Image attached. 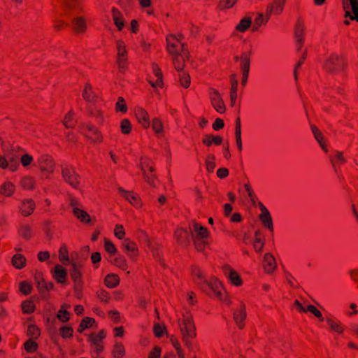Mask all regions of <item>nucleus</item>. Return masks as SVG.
<instances>
[{
	"label": "nucleus",
	"instance_id": "f257e3e1",
	"mask_svg": "<svg viewBox=\"0 0 358 358\" xmlns=\"http://www.w3.org/2000/svg\"><path fill=\"white\" fill-rule=\"evenodd\" d=\"M182 35L178 36L170 34L166 37L167 50L172 57L173 64L176 71H182L185 62L189 57L185 44L182 41Z\"/></svg>",
	"mask_w": 358,
	"mask_h": 358
},
{
	"label": "nucleus",
	"instance_id": "f03ea898",
	"mask_svg": "<svg viewBox=\"0 0 358 358\" xmlns=\"http://www.w3.org/2000/svg\"><path fill=\"white\" fill-rule=\"evenodd\" d=\"M177 317L182 341L191 351L193 349L192 341L196 337V328L193 317L187 309H184Z\"/></svg>",
	"mask_w": 358,
	"mask_h": 358
},
{
	"label": "nucleus",
	"instance_id": "7ed1b4c3",
	"mask_svg": "<svg viewBox=\"0 0 358 358\" xmlns=\"http://www.w3.org/2000/svg\"><path fill=\"white\" fill-rule=\"evenodd\" d=\"M21 152L22 150L14 145L9 150H5L4 155L0 156V167H8L11 171H16L19 166L18 162Z\"/></svg>",
	"mask_w": 358,
	"mask_h": 358
},
{
	"label": "nucleus",
	"instance_id": "20e7f679",
	"mask_svg": "<svg viewBox=\"0 0 358 358\" xmlns=\"http://www.w3.org/2000/svg\"><path fill=\"white\" fill-rule=\"evenodd\" d=\"M83 13V6L78 3H75L69 8V15L72 17L73 27L77 33H83L87 28L85 18L79 15Z\"/></svg>",
	"mask_w": 358,
	"mask_h": 358
},
{
	"label": "nucleus",
	"instance_id": "39448f33",
	"mask_svg": "<svg viewBox=\"0 0 358 358\" xmlns=\"http://www.w3.org/2000/svg\"><path fill=\"white\" fill-rule=\"evenodd\" d=\"M347 66V62L341 56L336 54L331 55L326 61L324 69L333 74H341Z\"/></svg>",
	"mask_w": 358,
	"mask_h": 358
},
{
	"label": "nucleus",
	"instance_id": "423d86ee",
	"mask_svg": "<svg viewBox=\"0 0 358 358\" xmlns=\"http://www.w3.org/2000/svg\"><path fill=\"white\" fill-rule=\"evenodd\" d=\"M193 231L194 234H192V238L195 246L198 250H203L205 247L209 244V231L206 227L198 223L193 224Z\"/></svg>",
	"mask_w": 358,
	"mask_h": 358
},
{
	"label": "nucleus",
	"instance_id": "0eeeda50",
	"mask_svg": "<svg viewBox=\"0 0 358 358\" xmlns=\"http://www.w3.org/2000/svg\"><path fill=\"white\" fill-rule=\"evenodd\" d=\"M210 289L215 295L222 302L230 304L231 301L228 299L226 292L222 287L221 282L215 277H213L209 281H206Z\"/></svg>",
	"mask_w": 358,
	"mask_h": 358
},
{
	"label": "nucleus",
	"instance_id": "6e6552de",
	"mask_svg": "<svg viewBox=\"0 0 358 358\" xmlns=\"http://www.w3.org/2000/svg\"><path fill=\"white\" fill-rule=\"evenodd\" d=\"M36 166L40 169L43 175L48 177L53 173L55 169V164L52 157L47 155L43 154L37 159Z\"/></svg>",
	"mask_w": 358,
	"mask_h": 358
},
{
	"label": "nucleus",
	"instance_id": "1a4fd4ad",
	"mask_svg": "<svg viewBox=\"0 0 358 358\" xmlns=\"http://www.w3.org/2000/svg\"><path fill=\"white\" fill-rule=\"evenodd\" d=\"M62 177L64 181L75 189L80 185V176L76 173L74 167L66 166L62 168Z\"/></svg>",
	"mask_w": 358,
	"mask_h": 358
},
{
	"label": "nucleus",
	"instance_id": "9d476101",
	"mask_svg": "<svg viewBox=\"0 0 358 358\" xmlns=\"http://www.w3.org/2000/svg\"><path fill=\"white\" fill-rule=\"evenodd\" d=\"M345 17L358 22V0H342Z\"/></svg>",
	"mask_w": 358,
	"mask_h": 358
},
{
	"label": "nucleus",
	"instance_id": "9b49d317",
	"mask_svg": "<svg viewBox=\"0 0 358 358\" xmlns=\"http://www.w3.org/2000/svg\"><path fill=\"white\" fill-rule=\"evenodd\" d=\"M209 99L213 108L219 113H224L226 106L220 93L215 89L211 88L209 91Z\"/></svg>",
	"mask_w": 358,
	"mask_h": 358
},
{
	"label": "nucleus",
	"instance_id": "f8f14e48",
	"mask_svg": "<svg viewBox=\"0 0 358 358\" xmlns=\"http://www.w3.org/2000/svg\"><path fill=\"white\" fill-rule=\"evenodd\" d=\"M70 206L72 208L73 213L80 222L89 223L90 222V215L81 208V203L76 199L71 198Z\"/></svg>",
	"mask_w": 358,
	"mask_h": 358
},
{
	"label": "nucleus",
	"instance_id": "ddd939ff",
	"mask_svg": "<svg viewBox=\"0 0 358 358\" xmlns=\"http://www.w3.org/2000/svg\"><path fill=\"white\" fill-rule=\"evenodd\" d=\"M116 46L118 67L120 71H124L127 64L126 45L122 41H117Z\"/></svg>",
	"mask_w": 358,
	"mask_h": 358
},
{
	"label": "nucleus",
	"instance_id": "4468645a",
	"mask_svg": "<svg viewBox=\"0 0 358 358\" xmlns=\"http://www.w3.org/2000/svg\"><path fill=\"white\" fill-rule=\"evenodd\" d=\"M306 26L303 21L299 18L294 27V36L296 41L297 50H299L304 42Z\"/></svg>",
	"mask_w": 358,
	"mask_h": 358
},
{
	"label": "nucleus",
	"instance_id": "2eb2a0df",
	"mask_svg": "<svg viewBox=\"0 0 358 358\" xmlns=\"http://www.w3.org/2000/svg\"><path fill=\"white\" fill-rule=\"evenodd\" d=\"M222 272L224 275L228 278L231 284L235 286H240L242 285V280L238 273L234 270L231 266L225 265L222 267Z\"/></svg>",
	"mask_w": 358,
	"mask_h": 358
},
{
	"label": "nucleus",
	"instance_id": "dca6fc26",
	"mask_svg": "<svg viewBox=\"0 0 358 358\" xmlns=\"http://www.w3.org/2000/svg\"><path fill=\"white\" fill-rule=\"evenodd\" d=\"M140 167L143 177L148 183H152V179L147 174V171H155L152 160L147 157H142L140 162Z\"/></svg>",
	"mask_w": 358,
	"mask_h": 358
},
{
	"label": "nucleus",
	"instance_id": "f3484780",
	"mask_svg": "<svg viewBox=\"0 0 358 358\" xmlns=\"http://www.w3.org/2000/svg\"><path fill=\"white\" fill-rule=\"evenodd\" d=\"M135 116L139 124L144 129H148L150 127V120L148 113L143 108L138 107L135 110Z\"/></svg>",
	"mask_w": 358,
	"mask_h": 358
},
{
	"label": "nucleus",
	"instance_id": "a211bd4d",
	"mask_svg": "<svg viewBox=\"0 0 358 358\" xmlns=\"http://www.w3.org/2000/svg\"><path fill=\"white\" fill-rule=\"evenodd\" d=\"M119 193L135 208H138L142 203L138 194L124 190L122 187H118Z\"/></svg>",
	"mask_w": 358,
	"mask_h": 358
},
{
	"label": "nucleus",
	"instance_id": "6ab92c4d",
	"mask_svg": "<svg viewBox=\"0 0 358 358\" xmlns=\"http://www.w3.org/2000/svg\"><path fill=\"white\" fill-rule=\"evenodd\" d=\"M119 193L135 208H138L142 203L138 194L124 190L122 187H118Z\"/></svg>",
	"mask_w": 358,
	"mask_h": 358
},
{
	"label": "nucleus",
	"instance_id": "aec40b11",
	"mask_svg": "<svg viewBox=\"0 0 358 358\" xmlns=\"http://www.w3.org/2000/svg\"><path fill=\"white\" fill-rule=\"evenodd\" d=\"M259 208L262 211V213L259 215V219L262 221L263 225L268 228L270 231H273V222L269 211L262 203H259Z\"/></svg>",
	"mask_w": 358,
	"mask_h": 358
},
{
	"label": "nucleus",
	"instance_id": "412c9836",
	"mask_svg": "<svg viewBox=\"0 0 358 358\" xmlns=\"http://www.w3.org/2000/svg\"><path fill=\"white\" fill-rule=\"evenodd\" d=\"M122 249L129 258L134 260L138 256V247L134 242L125 239L122 242Z\"/></svg>",
	"mask_w": 358,
	"mask_h": 358
},
{
	"label": "nucleus",
	"instance_id": "4be33fe9",
	"mask_svg": "<svg viewBox=\"0 0 358 358\" xmlns=\"http://www.w3.org/2000/svg\"><path fill=\"white\" fill-rule=\"evenodd\" d=\"M83 133L87 138L93 142H100L101 135L97 128L91 124H86Z\"/></svg>",
	"mask_w": 358,
	"mask_h": 358
},
{
	"label": "nucleus",
	"instance_id": "5701e85b",
	"mask_svg": "<svg viewBox=\"0 0 358 358\" xmlns=\"http://www.w3.org/2000/svg\"><path fill=\"white\" fill-rule=\"evenodd\" d=\"M285 2L284 0H274V1L268 6L266 8V13L270 17L271 15H280L284 8Z\"/></svg>",
	"mask_w": 358,
	"mask_h": 358
},
{
	"label": "nucleus",
	"instance_id": "b1692460",
	"mask_svg": "<svg viewBox=\"0 0 358 358\" xmlns=\"http://www.w3.org/2000/svg\"><path fill=\"white\" fill-rule=\"evenodd\" d=\"M246 317L245 306L241 303L240 307L234 312V319L239 328H243V322Z\"/></svg>",
	"mask_w": 358,
	"mask_h": 358
},
{
	"label": "nucleus",
	"instance_id": "393cba45",
	"mask_svg": "<svg viewBox=\"0 0 358 358\" xmlns=\"http://www.w3.org/2000/svg\"><path fill=\"white\" fill-rule=\"evenodd\" d=\"M71 269L70 271L71 273V277L72 280H73L76 289H78L81 285V273L80 271V265H78L76 262H71Z\"/></svg>",
	"mask_w": 358,
	"mask_h": 358
},
{
	"label": "nucleus",
	"instance_id": "a878e982",
	"mask_svg": "<svg viewBox=\"0 0 358 358\" xmlns=\"http://www.w3.org/2000/svg\"><path fill=\"white\" fill-rule=\"evenodd\" d=\"M52 277L58 283L63 284L65 282V280L67 277V271L60 265H57L52 270Z\"/></svg>",
	"mask_w": 358,
	"mask_h": 358
},
{
	"label": "nucleus",
	"instance_id": "bb28decb",
	"mask_svg": "<svg viewBox=\"0 0 358 358\" xmlns=\"http://www.w3.org/2000/svg\"><path fill=\"white\" fill-rule=\"evenodd\" d=\"M263 267L267 273H271L276 267V263L274 257L270 253H266L264 257Z\"/></svg>",
	"mask_w": 358,
	"mask_h": 358
},
{
	"label": "nucleus",
	"instance_id": "cd10ccee",
	"mask_svg": "<svg viewBox=\"0 0 358 358\" xmlns=\"http://www.w3.org/2000/svg\"><path fill=\"white\" fill-rule=\"evenodd\" d=\"M251 52H243L240 57V69L242 73H249L250 68Z\"/></svg>",
	"mask_w": 358,
	"mask_h": 358
},
{
	"label": "nucleus",
	"instance_id": "c85d7f7f",
	"mask_svg": "<svg viewBox=\"0 0 358 358\" xmlns=\"http://www.w3.org/2000/svg\"><path fill=\"white\" fill-rule=\"evenodd\" d=\"M15 190V186L10 181L4 182L0 186V194L5 196H11Z\"/></svg>",
	"mask_w": 358,
	"mask_h": 358
},
{
	"label": "nucleus",
	"instance_id": "c756f323",
	"mask_svg": "<svg viewBox=\"0 0 358 358\" xmlns=\"http://www.w3.org/2000/svg\"><path fill=\"white\" fill-rule=\"evenodd\" d=\"M34 207L35 205L34 201L31 199H27L22 202L20 208L23 215L28 216L33 212Z\"/></svg>",
	"mask_w": 358,
	"mask_h": 358
},
{
	"label": "nucleus",
	"instance_id": "7c9ffc66",
	"mask_svg": "<svg viewBox=\"0 0 358 358\" xmlns=\"http://www.w3.org/2000/svg\"><path fill=\"white\" fill-rule=\"evenodd\" d=\"M112 16L114 24L117 27L118 30L121 31L124 26L122 14L118 10L113 8L112 9Z\"/></svg>",
	"mask_w": 358,
	"mask_h": 358
},
{
	"label": "nucleus",
	"instance_id": "2f4dec72",
	"mask_svg": "<svg viewBox=\"0 0 358 358\" xmlns=\"http://www.w3.org/2000/svg\"><path fill=\"white\" fill-rule=\"evenodd\" d=\"M324 320L332 331L338 334H342L343 332L344 329L338 320L331 317H326Z\"/></svg>",
	"mask_w": 358,
	"mask_h": 358
},
{
	"label": "nucleus",
	"instance_id": "473e14b6",
	"mask_svg": "<svg viewBox=\"0 0 358 358\" xmlns=\"http://www.w3.org/2000/svg\"><path fill=\"white\" fill-rule=\"evenodd\" d=\"M312 133L317 141V143L320 144L321 148L325 152H327L328 150L325 145L324 137L320 131V130L314 125H311L310 127Z\"/></svg>",
	"mask_w": 358,
	"mask_h": 358
},
{
	"label": "nucleus",
	"instance_id": "72a5a7b5",
	"mask_svg": "<svg viewBox=\"0 0 358 358\" xmlns=\"http://www.w3.org/2000/svg\"><path fill=\"white\" fill-rule=\"evenodd\" d=\"M105 285L109 288L116 287L120 283V278L117 274H108L104 280Z\"/></svg>",
	"mask_w": 358,
	"mask_h": 358
},
{
	"label": "nucleus",
	"instance_id": "f704fd0d",
	"mask_svg": "<svg viewBox=\"0 0 358 358\" xmlns=\"http://www.w3.org/2000/svg\"><path fill=\"white\" fill-rule=\"evenodd\" d=\"M152 128L155 133L158 136H162L164 134V125L162 120L158 117H155L152 120V123H150Z\"/></svg>",
	"mask_w": 358,
	"mask_h": 358
},
{
	"label": "nucleus",
	"instance_id": "c9c22d12",
	"mask_svg": "<svg viewBox=\"0 0 358 358\" xmlns=\"http://www.w3.org/2000/svg\"><path fill=\"white\" fill-rule=\"evenodd\" d=\"M11 262L15 268L22 269L26 265V259L22 255L16 254L12 257Z\"/></svg>",
	"mask_w": 358,
	"mask_h": 358
},
{
	"label": "nucleus",
	"instance_id": "e433bc0d",
	"mask_svg": "<svg viewBox=\"0 0 358 358\" xmlns=\"http://www.w3.org/2000/svg\"><path fill=\"white\" fill-rule=\"evenodd\" d=\"M252 24V20L249 17H243L238 24L236 26L235 30L243 33L245 32Z\"/></svg>",
	"mask_w": 358,
	"mask_h": 358
},
{
	"label": "nucleus",
	"instance_id": "4c0bfd02",
	"mask_svg": "<svg viewBox=\"0 0 358 358\" xmlns=\"http://www.w3.org/2000/svg\"><path fill=\"white\" fill-rule=\"evenodd\" d=\"M83 97L85 101L92 102L96 101L97 96L93 92L91 86L87 84L83 90Z\"/></svg>",
	"mask_w": 358,
	"mask_h": 358
},
{
	"label": "nucleus",
	"instance_id": "58836bf2",
	"mask_svg": "<svg viewBox=\"0 0 358 358\" xmlns=\"http://www.w3.org/2000/svg\"><path fill=\"white\" fill-rule=\"evenodd\" d=\"M153 73L155 74L157 80L155 82H151L150 84L153 87H162V73L157 65H153L152 66Z\"/></svg>",
	"mask_w": 358,
	"mask_h": 358
},
{
	"label": "nucleus",
	"instance_id": "ea45409f",
	"mask_svg": "<svg viewBox=\"0 0 358 358\" xmlns=\"http://www.w3.org/2000/svg\"><path fill=\"white\" fill-rule=\"evenodd\" d=\"M222 137L219 136H213L212 135H206L202 140L203 143L207 146H210L213 143L218 145L222 143Z\"/></svg>",
	"mask_w": 358,
	"mask_h": 358
},
{
	"label": "nucleus",
	"instance_id": "a19ab883",
	"mask_svg": "<svg viewBox=\"0 0 358 358\" xmlns=\"http://www.w3.org/2000/svg\"><path fill=\"white\" fill-rule=\"evenodd\" d=\"M112 263L120 268V269L125 271L128 268L127 259L121 255H118L111 260Z\"/></svg>",
	"mask_w": 358,
	"mask_h": 358
},
{
	"label": "nucleus",
	"instance_id": "79ce46f5",
	"mask_svg": "<svg viewBox=\"0 0 358 358\" xmlns=\"http://www.w3.org/2000/svg\"><path fill=\"white\" fill-rule=\"evenodd\" d=\"M343 90L341 87H329L326 90L324 96L327 98H336V94H343Z\"/></svg>",
	"mask_w": 358,
	"mask_h": 358
},
{
	"label": "nucleus",
	"instance_id": "37998d69",
	"mask_svg": "<svg viewBox=\"0 0 358 358\" xmlns=\"http://www.w3.org/2000/svg\"><path fill=\"white\" fill-rule=\"evenodd\" d=\"M125 353L124 347L121 343H115L112 355L115 358H122Z\"/></svg>",
	"mask_w": 358,
	"mask_h": 358
},
{
	"label": "nucleus",
	"instance_id": "c03bdc74",
	"mask_svg": "<svg viewBox=\"0 0 358 358\" xmlns=\"http://www.w3.org/2000/svg\"><path fill=\"white\" fill-rule=\"evenodd\" d=\"M19 160L20 161L22 165L25 168L28 167L34 162L33 157L28 153L24 152L22 150V152L20 153Z\"/></svg>",
	"mask_w": 358,
	"mask_h": 358
},
{
	"label": "nucleus",
	"instance_id": "a18cd8bd",
	"mask_svg": "<svg viewBox=\"0 0 358 358\" xmlns=\"http://www.w3.org/2000/svg\"><path fill=\"white\" fill-rule=\"evenodd\" d=\"M59 259L63 264L69 263V252L65 245H62L59 251Z\"/></svg>",
	"mask_w": 358,
	"mask_h": 358
},
{
	"label": "nucleus",
	"instance_id": "49530a36",
	"mask_svg": "<svg viewBox=\"0 0 358 358\" xmlns=\"http://www.w3.org/2000/svg\"><path fill=\"white\" fill-rule=\"evenodd\" d=\"M175 236L178 242L180 243L186 242L189 237L188 232L182 229H177L176 231Z\"/></svg>",
	"mask_w": 358,
	"mask_h": 358
},
{
	"label": "nucleus",
	"instance_id": "de8ad7c7",
	"mask_svg": "<svg viewBox=\"0 0 358 358\" xmlns=\"http://www.w3.org/2000/svg\"><path fill=\"white\" fill-rule=\"evenodd\" d=\"M264 246V242L261 238V233L259 231L255 232V239L253 243L254 249L257 252H261Z\"/></svg>",
	"mask_w": 358,
	"mask_h": 358
},
{
	"label": "nucleus",
	"instance_id": "09e8293b",
	"mask_svg": "<svg viewBox=\"0 0 358 358\" xmlns=\"http://www.w3.org/2000/svg\"><path fill=\"white\" fill-rule=\"evenodd\" d=\"M41 334L39 329L34 325L30 324L27 328V336H29L32 339H37Z\"/></svg>",
	"mask_w": 358,
	"mask_h": 358
},
{
	"label": "nucleus",
	"instance_id": "8fccbe9b",
	"mask_svg": "<svg viewBox=\"0 0 358 358\" xmlns=\"http://www.w3.org/2000/svg\"><path fill=\"white\" fill-rule=\"evenodd\" d=\"M22 308L24 313L30 314L35 310V306L32 301H24L22 303Z\"/></svg>",
	"mask_w": 358,
	"mask_h": 358
},
{
	"label": "nucleus",
	"instance_id": "3c124183",
	"mask_svg": "<svg viewBox=\"0 0 358 358\" xmlns=\"http://www.w3.org/2000/svg\"><path fill=\"white\" fill-rule=\"evenodd\" d=\"M179 72H180L179 78H180V85L185 88L189 87V86L190 85V77H189V74H187L183 71H179Z\"/></svg>",
	"mask_w": 358,
	"mask_h": 358
},
{
	"label": "nucleus",
	"instance_id": "603ef678",
	"mask_svg": "<svg viewBox=\"0 0 358 358\" xmlns=\"http://www.w3.org/2000/svg\"><path fill=\"white\" fill-rule=\"evenodd\" d=\"M34 340L30 338L24 343V349L27 352L32 353L36 351L38 345Z\"/></svg>",
	"mask_w": 358,
	"mask_h": 358
},
{
	"label": "nucleus",
	"instance_id": "864d4df0",
	"mask_svg": "<svg viewBox=\"0 0 358 358\" xmlns=\"http://www.w3.org/2000/svg\"><path fill=\"white\" fill-rule=\"evenodd\" d=\"M120 129L122 134H129L131 130V124L128 119H123L120 123Z\"/></svg>",
	"mask_w": 358,
	"mask_h": 358
},
{
	"label": "nucleus",
	"instance_id": "5fc2aeb1",
	"mask_svg": "<svg viewBox=\"0 0 358 358\" xmlns=\"http://www.w3.org/2000/svg\"><path fill=\"white\" fill-rule=\"evenodd\" d=\"M95 322L94 320L90 317H85L84 318L82 322H80V324L79 326V331H83L85 329L91 327L93 324Z\"/></svg>",
	"mask_w": 358,
	"mask_h": 358
},
{
	"label": "nucleus",
	"instance_id": "6e6d98bb",
	"mask_svg": "<svg viewBox=\"0 0 358 358\" xmlns=\"http://www.w3.org/2000/svg\"><path fill=\"white\" fill-rule=\"evenodd\" d=\"M238 0H220L218 4L221 10L229 9L236 4Z\"/></svg>",
	"mask_w": 358,
	"mask_h": 358
},
{
	"label": "nucleus",
	"instance_id": "4d7b16f0",
	"mask_svg": "<svg viewBox=\"0 0 358 358\" xmlns=\"http://www.w3.org/2000/svg\"><path fill=\"white\" fill-rule=\"evenodd\" d=\"M21 185L24 189H31L34 187L35 180L34 178L27 176L22 180Z\"/></svg>",
	"mask_w": 358,
	"mask_h": 358
},
{
	"label": "nucleus",
	"instance_id": "13d9d810",
	"mask_svg": "<svg viewBox=\"0 0 358 358\" xmlns=\"http://www.w3.org/2000/svg\"><path fill=\"white\" fill-rule=\"evenodd\" d=\"M90 114L91 116L95 117L99 123H103L104 115L102 111L97 108L90 109Z\"/></svg>",
	"mask_w": 358,
	"mask_h": 358
},
{
	"label": "nucleus",
	"instance_id": "bf43d9fd",
	"mask_svg": "<svg viewBox=\"0 0 358 358\" xmlns=\"http://www.w3.org/2000/svg\"><path fill=\"white\" fill-rule=\"evenodd\" d=\"M68 307L67 306L63 305L62 308L59 310L57 315V317L62 322H66L69 320V313L66 310H64V308Z\"/></svg>",
	"mask_w": 358,
	"mask_h": 358
},
{
	"label": "nucleus",
	"instance_id": "052dcab7",
	"mask_svg": "<svg viewBox=\"0 0 358 358\" xmlns=\"http://www.w3.org/2000/svg\"><path fill=\"white\" fill-rule=\"evenodd\" d=\"M63 124L66 128H71L75 124V120L73 118V113L72 112L68 113L63 121Z\"/></svg>",
	"mask_w": 358,
	"mask_h": 358
},
{
	"label": "nucleus",
	"instance_id": "680f3d73",
	"mask_svg": "<svg viewBox=\"0 0 358 358\" xmlns=\"http://www.w3.org/2000/svg\"><path fill=\"white\" fill-rule=\"evenodd\" d=\"M206 166L208 171L213 172L215 167V157L213 155H208L206 159Z\"/></svg>",
	"mask_w": 358,
	"mask_h": 358
},
{
	"label": "nucleus",
	"instance_id": "e2e57ef3",
	"mask_svg": "<svg viewBox=\"0 0 358 358\" xmlns=\"http://www.w3.org/2000/svg\"><path fill=\"white\" fill-rule=\"evenodd\" d=\"M306 310H307V312L308 311V312H310L311 313H313L320 321L324 320V318L323 317L321 312L318 309H317L316 307H315L314 306L308 305L306 308Z\"/></svg>",
	"mask_w": 358,
	"mask_h": 358
},
{
	"label": "nucleus",
	"instance_id": "0e129e2a",
	"mask_svg": "<svg viewBox=\"0 0 358 358\" xmlns=\"http://www.w3.org/2000/svg\"><path fill=\"white\" fill-rule=\"evenodd\" d=\"M171 343L177 352L178 358H185L179 341L177 339H172Z\"/></svg>",
	"mask_w": 358,
	"mask_h": 358
},
{
	"label": "nucleus",
	"instance_id": "69168bd1",
	"mask_svg": "<svg viewBox=\"0 0 358 358\" xmlns=\"http://www.w3.org/2000/svg\"><path fill=\"white\" fill-rule=\"evenodd\" d=\"M116 110L122 113L127 111V106L124 103V100L122 97L120 96L116 103Z\"/></svg>",
	"mask_w": 358,
	"mask_h": 358
},
{
	"label": "nucleus",
	"instance_id": "338daca9",
	"mask_svg": "<svg viewBox=\"0 0 358 358\" xmlns=\"http://www.w3.org/2000/svg\"><path fill=\"white\" fill-rule=\"evenodd\" d=\"M104 248L106 252L111 255L115 254L117 249L115 245L109 240L106 239L104 243Z\"/></svg>",
	"mask_w": 358,
	"mask_h": 358
},
{
	"label": "nucleus",
	"instance_id": "774afa93",
	"mask_svg": "<svg viewBox=\"0 0 358 358\" xmlns=\"http://www.w3.org/2000/svg\"><path fill=\"white\" fill-rule=\"evenodd\" d=\"M20 290L24 294L27 295L31 291V285L26 281L21 282L20 284Z\"/></svg>",
	"mask_w": 358,
	"mask_h": 358
}]
</instances>
